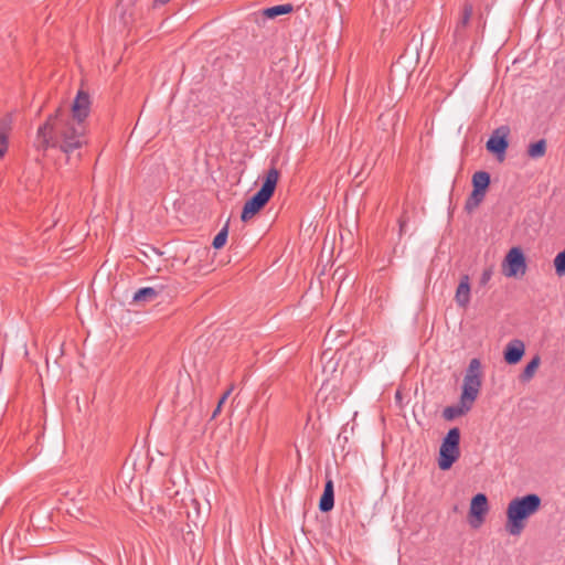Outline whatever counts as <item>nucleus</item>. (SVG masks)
<instances>
[{"label": "nucleus", "instance_id": "obj_10", "mask_svg": "<svg viewBox=\"0 0 565 565\" xmlns=\"http://www.w3.org/2000/svg\"><path fill=\"white\" fill-rule=\"evenodd\" d=\"M164 291L167 296H171V294L175 291V287L162 284H158L152 287H142L135 292L132 297V302L138 305L152 302L157 300V298Z\"/></svg>", "mask_w": 565, "mask_h": 565}, {"label": "nucleus", "instance_id": "obj_26", "mask_svg": "<svg viewBox=\"0 0 565 565\" xmlns=\"http://www.w3.org/2000/svg\"><path fill=\"white\" fill-rule=\"evenodd\" d=\"M235 385L231 384L230 387L222 394L223 401H227V398L231 396L232 392L234 391Z\"/></svg>", "mask_w": 565, "mask_h": 565}, {"label": "nucleus", "instance_id": "obj_12", "mask_svg": "<svg viewBox=\"0 0 565 565\" xmlns=\"http://www.w3.org/2000/svg\"><path fill=\"white\" fill-rule=\"evenodd\" d=\"M295 8L291 3L278 4L269 8H265L253 14L254 22L258 25H263L267 19H276L280 15L290 14Z\"/></svg>", "mask_w": 565, "mask_h": 565}, {"label": "nucleus", "instance_id": "obj_6", "mask_svg": "<svg viewBox=\"0 0 565 565\" xmlns=\"http://www.w3.org/2000/svg\"><path fill=\"white\" fill-rule=\"evenodd\" d=\"M510 127L507 125L500 126L493 130L489 137L486 149L492 153L499 162L505 160L507 150L509 148Z\"/></svg>", "mask_w": 565, "mask_h": 565}, {"label": "nucleus", "instance_id": "obj_16", "mask_svg": "<svg viewBox=\"0 0 565 565\" xmlns=\"http://www.w3.org/2000/svg\"><path fill=\"white\" fill-rule=\"evenodd\" d=\"M334 507V488L333 481L328 479L324 483L323 493L319 501V510L321 512H329Z\"/></svg>", "mask_w": 565, "mask_h": 565}, {"label": "nucleus", "instance_id": "obj_19", "mask_svg": "<svg viewBox=\"0 0 565 565\" xmlns=\"http://www.w3.org/2000/svg\"><path fill=\"white\" fill-rule=\"evenodd\" d=\"M541 364V358L539 354H535L531 361L524 366L522 373L519 376V380L522 383H526L531 381L536 373L539 366Z\"/></svg>", "mask_w": 565, "mask_h": 565}, {"label": "nucleus", "instance_id": "obj_29", "mask_svg": "<svg viewBox=\"0 0 565 565\" xmlns=\"http://www.w3.org/2000/svg\"><path fill=\"white\" fill-rule=\"evenodd\" d=\"M149 253H150V255H156V256L162 255V253L159 252V249H157L156 247H152V246L149 247Z\"/></svg>", "mask_w": 565, "mask_h": 565}, {"label": "nucleus", "instance_id": "obj_15", "mask_svg": "<svg viewBox=\"0 0 565 565\" xmlns=\"http://www.w3.org/2000/svg\"><path fill=\"white\" fill-rule=\"evenodd\" d=\"M455 300L457 305L461 308H466L470 302V282L469 276L463 275L460 279V282L457 287Z\"/></svg>", "mask_w": 565, "mask_h": 565}, {"label": "nucleus", "instance_id": "obj_1", "mask_svg": "<svg viewBox=\"0 0 565 565\" xmlns=\"http://www.w3.org/2000/svg\"><path fill=\"white\" fill-rule=\"evenodd\" d=\"M90 105L89 94L79 89L71 106L72 118L62 107H57L39 127L35 148L42 151L58 148L70 160L75 150L87 143L85 119L90 113Z\"/></svg>", "mask_w": 565, "mask_h": 565}, {"label": "nucleus", "instance_id": "obj_18", "mask_svg": "<svg viewBox=\"0 0 565 565\" xmlns=\"http://www.w3.org/2000/svg\"><path fill=\"white\" fill-rule=\"evenodd\" d=\"M471 183L472 190L487 194L491 184V175L487 171H477L472 175Z\"/></svg>", "mask_w": 565, "mask_h": 565}, {"label": "nucleus", "instance_id": "obj_14", "mask_svg": "<svg viewBox=\"0 0 565 565\" xmlns=\"http://www.w3.org/2000/svg\"><path fill=\"white\" fill-rule=\"evenodd\" d=\"M12 130V116L10 114L0 118V159L6 154L9 145V135Z\"/></svg>", "mask_w": 565, "mask_h": 565}, {"label": "nucleus", "instance_id": "obj_13", "mask_svg": "<svg viewBox=\"0 0 565 565\" xmlns=\"http://www.w3.org/2000/svg\"><path fill=\"white\" fill-rule=\"evenodd\" d=\"M525 352V345L522 340L514 339L511 340L504 348L503 359L504 362L509 365L518 364Z\"/></svg>", "mask_w": 565, "mask_h": 565}, {"label": "nucleus", "instance_id": "obj_3", "mask_svg": "<svg viewBox=\"0 0 565 565\" xmlns=\"http://www.w3.org/2000/svg\"><path fill=\"white\" fill-rule=\"evenodd\" d=\"M279 178V170L271 166L263 178L260 189L245 202L241 213L242 222H248L266 206L275 193Z\"/></svg>", "mask_w": 565, "mask_h": 565}, {"label": "nucleus", "instance_id": "obj_22", "mask_svg": "<svg viewBox=\"0 0 565 565\" xmlns=\"http://www.w3.org/2000/svg\"><path fill=\"white\" fill-rule=\"evenodd\" d=\"M227 237H228V221L213 238L212 246L215 249L222 248L226 244Z\"/></svg>", "mask_w": 565, "mask_h": 565}, {"label": "nucleus", "instance_id": "obj_24", "mask_svg": "<svg viewBox=\"0 0 565 565\" xmlns=\"http://www.w3.org/2000/svg\"><path fill=\"white\" fill-rule=\"evenodd\" d=\"M139 0H120L119 4L124 8L122 17L125 18L127 14L132 18L135 13L129 10L130 7H134Z\"/></svg>", "mask_w": 565, "mask_h": 565}, {"label": "nucleus", "instance_id": "obj_8", "mask_svg": "<svg viewBox=\"0 0 565 565\" xmlns=\"http://www.w3.org/2000/svg\"><path fill=\"white\" fill-rule=\"evenodd\" d=\"M411 0H375L374 13L380 11L384 20H394L403 11L408 10Z\"/></svg>", "mask_w": 565, "mask_h": 565}, {"label": "nucleus", "instance_id": "obj_27", "mask_svg": "<svg viewBox=\"0 0 565 565\" xmlns=\"http://www.w3.org/2000/svg\"><path fill=\"white\" fill-rule=\"evenodd\" d=\"M365 413H367V411H366V409H363V411H362V416L359 418L360 413H359V412H355L352 420H353L354 423H355L356 420H364V419H365V417H364V414H365Z\"/></svg>", "mask_w": 565, "mask_h": 565}, {"label": "nucleus", "instance_id": "obj_39", "mask_svg": "<svg viewBox=\"0 0 565 565\" xmlns=\"http://www.w3.org/2000/svg\"><path fill=\"white\" fill-rule=\"evenodd\" d=\"M337 4L341 7V3L339 2V0H335Z\"/></svg>", "mask_w": 565, "mask_h": 565}, {"label": "nucleus", "instance_id": "obj_25", "mask_svg": "<svg viewBox=\"0 0 565 565\" xmlns=\"http://www.w3.org/2000/svg\"><path fill=\"white\" fill-rule=\"evenodd\" d=\"M491 276H492V269L486 268L481 274L480 285L486 286L489 282V280L491 279Z\"/></svg>", "mask_w": 565, "mask_h": 565}, {"label": "nucleus", "instance_id": "obj_21", "mask_svg": "<svg viewBox=\"0 0 565 565\" xmlns=\"http://www.w3.org/2000/svg\"><path fill=\"white\" fill-rule=\"evenodd\" d=\"M486 194L472 190L465 203V210L467 213H472L484 200Z\"/></svg>", "mask_w": 565, "mask_h": 565}, {"label": "nucleus", "instance_id": "obj_36", "mask_svg": "<svg viewBox=\"0 0 565 565\" xmlns=\"http://www.w3.org/2000/svg\"><path fill=\"white\" fill-rule=\"evenodd\" d=\"M415 54H416V57L418 58L419 57V53H418L417 47L415 49Z\"/></svg>", "mask_w": 565, "mask_h": 565}, {"label": "nucleus", "instance_id": "obj_5", "mask_svg": "<svg viewBox=\"0 0 565 565\" xmlns=\"http://www.w3.org/2000/svg\"><path fill=\"white\" fill-rule=\"evenodd\" d=\"M482 385L481 362L475 358L470 360L463 377L461 397L463 403L473 404Z\"/></svg>", "mask_w": 565, "mask_h": 565}, {"label": "nucleus", "instance_id": "obj_20", "mask_svg": "<svg viewBox=\"0 0 565 565\" xmlns=\"http://www.w3.org/2000/svg\"><path fill=\"white\" fill-rule=\"evenodd\" d=\"M547 149V142L545 139H540L535 142H531L527 147L526 154L532 159H539L545 156Z\"/></svg>", "mask_w": 565, "mask_h": 565}, {"label": "nucleus", "instance_id": "obj_37", "mask_svg": "<svg viewBox=\"0 0 565 565\" xmlns=\"http://www.w3.org/2000/svg\"><path fill=\"white\" fill-rule=\"evenodd\" d=\"M143 255H145L147 258H149V256H150L147 252H143Z\"/></svg>", "mask_w": 565, "mask_h": 565}, {"label": "nucleus", "instance_id": "obj_33", "mask_svg": "<svg viewBox=\"0 0 565 565\" xmlns=\"http://www.w3.org/2000/svg\"><path fill=\"white\" fill-rule=\"evenodd\" d=\"M225 402H226V401H223V398H222V397H220V399H218V402H217V405H220L221 407H223V405H224V403H225Z\"/></svg>", "mask_w": 565, "mask_h": 565}, {"label": "nucleus", "instance_id": "obj_4", "mask_svg": "<svg viewBox=\"0 0 565 565\" xmlns=\"http://www.w3.org/2000/svg\"><path fill=\"white\" fill-rule=\"evenodd\" d=\"M460 457V430L452 427L444 437L438 455V467L448 470Z\"/></svg>", "mask_w": 565, "mask_h": 565}, {"label": "nucleus", "instance_id": "obj_38", "mask_svg": "<svg viewBox=\"0 0 565 565\" xmlns=\"http://www.w3.org/2000/svg\"><path fill=\"white\" fill-rule=\"evenodd\" d=\"M82 156L81 153H77V160H81Z\"/></svg>", "mask_w": 565, "mask_h": 565}, {"label": "nucleus", "instance_id": "obj_23", "mask_svg": "<svg viewBox=\"0 0 565 565\" xmlns=\"http://www.w3.org/2000/svg\"><path fill=\"white\" fill-rule=\"evenodd\" d=\"M554 268L557 276H565V248L554 258Z\"/></svg>", "mask_w": 565, "mask_h": 565}, {"label": "nucleus", "instance_id": "obj_32", "mask_svg": "<svg viewBox=\"0 0 565 565\" xmlns=\"http://www.w3.org/2000/svg\"><path fill=\"white\" fill-rule=\"evenodd\" d=\"M395 398H396L397 401H401V399H402V393H401L399 391H397V392H396V394H395Z\"/></svg>", "mask_w": 565, "mask_h": 565}, {"label": "nucleus", "instance_id": "obj_11", "mask_svg": "<svg viewBox=\"0 0 565 565\" xmlns=\"http://www.w3.org/2000/svg\"><path fill=\"white\" fill-rule=\"evenodd\" d=\"M489 511L488 498L484 493H477L472 497L469 509L470 524L472 527H479L483 523L486 514Z\"/></svg>", "mask_w": 565, "mask_h": 565}, {"label": "nucleus", "instance_id": "obj_28", "mask_svg": "<svg viewBox=\"0 0 565 565\" xmlns=\"http://www.w3.org/2000/svg\"><path fill=\"white\" fill-rule=\"evenodd\" d=\"M222 411V407L220 405H216V407L214 408L213 413L211 414V417L209 420H213L216 418V416L221 413Z\"/></svg>", "mask_w": 565, "mask_h": 565}, {"label": "nucleus", "instance_id": "obj_34", "mask_svg": "<svg viewBox=\"0 0 565 565\" xmlns=\"http://www.w3.org/2000/svg\"><path fill=\"white\" fill-rule=\"evenodd\" d=\"M404 57H405V54L401 55V56L398 57L397 62H396V65H398V64L402 62V60H403Z\"/></svg>", "mask_w": 565, "mask_h": 565}, {"label": "nucleus", "instance_id": "obj_2", "mask_svg": "<svg viewBox=\"0 0 565 565\" xmlns=\"http://www.w3.org/2000/svg\"><path fill=\"white\" fill-rule=\"evenodd\" d=\"M542 500L535 493L514 498L507 509V525L509 534L518 536L525 527V521L541 508Z\"/></svg>", "mask_w": 565, "mask_h": 565}, {"label": "nucleus", "instance_id": "obj_9", "mask_svg": "<svg viewBox=\"0 0 565 565\" xmlns=\"http://www.w3.org/2000/svg\"><path fill=\"white\" fill-rule=\"evenodd\" d=\"M473 17V4L469 0H465L461 4L460 14L455 25L452 38L455 43L466 40L467 29Z\"/></svg>", "mask_w": 565, "mask_h": 565}, {"label": "nucleus", "instance_id": "obj_7", "mask_svg": "<svg viewBox=\"0 0 565 565\" xmlns=\"http://www.w3.org/2000/svg\"><path fill=\"white\" fill-rule=\"evenodd\" d=\"M526 270V259L521 247H512L502 263V273L507 277L523 276Z\"/></svg>", "mask_w": 565, "mask_h": 565}, {"label": "nucleus", "instance_id": "obj_30", "mask_svg": "<svg viewBox=\"0 0 565 565\" xmlns=\"http://www.w3.org/2000/svg\"><path fill=\"white\" fill-rule=\"evenodd\" d=\"M170 0H153L152 7L156 8L158 6H162L168 3Z\"/></svg>", "mask_w": 565, "mask_h": 565}, {"label": "nucleus", "instance_id": "obj_35", "mask_svg": "<svg viewBox=\"0 0 565 565\" xmlns=\"http://www.w3.org/2000/svg\"><path fill=\"white\" fill-rule=\"evenodd\" d=\"M230 419H233V409H230Z\"/></svg>", "mask_w": 565, "mask_h": 565}, {"label": "nucleus", "instance_id": "obj_17", "mask_svg": "<svg viewBox=\"0 0 565 565\" xmlns=\"http://www.w3.org/2000/svg\"><path fill=\"white\" fill-rule=\"evenodd\" d=\"M473 404H468L462 402V397L460 396V401L457 405L447 406L443 412V417L450 422L455 420L459 416L466 414Z\"/></svg>", "mask_w": 565, "mask_h": 565}, {"label": "nucleus", "instance_id": "obj_31", "mask_svg": "<svg viewBox=\"0 0 565 565\" xmlns=\"http://www.w3.org/2000/svg\"><path fill=\"white\" fill-rule=\"evenodd\" d=\"M405 225H406L405 221L399 220V232H401V234L404 232Z\"/></svg>", "mask_w": 565, "mask_h": 565}]
</instances>
